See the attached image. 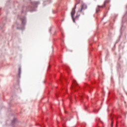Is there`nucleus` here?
<instances>
[{
  "label": "nucleus",
  "instance_id": "nucleus-1",
  "mask_svg": "<svg viewBox=\"0 0 127 127\" xmlns=\"http://www.w3.org/2000/svg\"><path fill=\"white\" fill-rule=\"evenodd\" d=\"M87 8L88 6H87V4L85 3L82 4L77 12L76 16L75 18V19H78V18H79V17L81 15V13H82V14H84L85 10H86V9H87Z\"/></svg>",
  "mask_w": 127,
  "mask_h": 127
},
{
  "label": "nucleus",
  "instance_id": "nucleus-2",
  "mask_svg": "<svg viewBox=\"0 0 127 127\" xmlns=\"http://www.w3.org/2000/svg\"><path fill=\"white\" fill-rule=\"evenodd\" d=\"M75 12H76V11L75 8H72V11L71 12V17L72 18V20L73 22H75V19L74 18V15H75Z\"/></svg>",
  "mask_w": 127,
  "mask_h": 127
},
{
  "label": "nucleus",
  "instance_id": "nucleus-3",
  "mask_svg": "<svg viewBox=\"0 0 127 127\" xmlns=\"http://www.w3.org/2000/svg\"><path fill=\"white\" fill-rule=\"evenodd\" d=\"M100 7H104L103 5H102V6H100V5H98L97 6V7L96 8V12L97 13H98V12H99V10H100Z\"/></svg>",
  "mask_w": 127,
  "mask_h": 127
},
{
  "label": "nucleus",
  "instance_id": "nucleus-4",
  "mask_svg": "<svg viewBox=\"0 0 127 127\" xmlns=\"http://www.w3.org/2000/svg\"><path fill=\"white\" fill-rule=\"evenodd\" d=\"M108 2H110V0H107L106 1H105L104 2V5H103L104 7L105 6L106 3H108Z\"/></svg>",
  "mask_w": 127,
  "mask_h": 127
},
{
  "label": "nucleus",
  "instance_id": "nucleus-5",
  "mask_svg": "<svg viewBox=\"0 0 127 127\" xmlns=\"http://www.w3.org/2000/svg\"><path fill=\"white\" fill-rule=\"evenodd\" d=\"M77 4H78V3H76V4H75L74 7V8H74V9H76V7H77Z\"/></svg>",
  "mask_w": 127,
  "mask_h": 127
},
{
  "label": "nucleus",
  "instance_id": "nucleus-6",
  "mask_svg": "<svg viewBox=\"0 0 127 127\" xmlns=\"http://www.w3.org/2000/svg\"><path fill=\"white\" fill-rule=\"evenodd\" d=\"M73 84V85H76V84H77V81H74Z\"/></svg>",
  "mask_w": 127,
  "mask_h": 127
},
{
  "label": "nucleus",
  "instance_id": "nucleus-7",
  "mask_svg": "<svg viewBox=\"0 0 127 127\" xmlns=\"http://www.w3.org/2000/svg\"><path fill=\"white\" fill-rule=\"evenodd\" d=\"M73 87H74V84H73V85H72V87L70 88V89H73Z\"/></svg>",
  "mask_w": 127,
  "mask_h": 127
},
{
  "label": "nucleus",
  "instance_id": "nucleus-8",
  "mask_svg": "<svg viewBox=\"0 0 127 127\" xmlns=\"http://www.w3.org/2000/svg\"><path fill=\"white\" fill-rule=\"evenodd\" d=\"M19 71H20V68H19Z\"/></svg>",
  "mask_w": 127,
  "mask_h": 127
}]
</instances>
